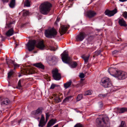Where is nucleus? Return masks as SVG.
<instances>
[{
  "label": "nucleus",
  "instance_id": "f257e3e1",
  "mask_svg": "<svg viewBox=\"0 0 127 127\" xmlns=\"http://www.w3.org/2000/svg\"><path fill=\"white\" fill-rule=\"evenodd\" d=\"M96 123L98 127H108L110 125L109 119L107 117L97 118Z\"/></svg>",
  "mask_w": 127,
  "mask_h": 127
},
{
  "label": "nucleus",
  "instance_id": "f03ea898",
  "mask_svg": "<svg viewBox=\"0 0 127 127\" xmlns=\"http://www.w3.org/2000/svg\"><path fill=\"white\" fill-rule=\"evenodd\" d=\"M61 55L63 61L65 63L68 64L71 68H75L77 66V64L76 62L70 63V58L68 56V54L65 52V51L64 52V53L62 54Z\"/></svg>",
  "mask_w": 127,
  "mask_h": 127
},
{
  "label": "nucleus",
  "instance_id": "7ed1b4c3",
  "mask_svg": "<svg viewBox=\"0 0 127 127\" xmlns=\"http://www.w3.org/2000/svg\"><path fill=\"white\" fill-rule=\"evenodd\" d=\"M52 4L48 2H44L39 7L40 12L43 15H46L50 11Z\"/></svg>",
  "mask_w": 127,
  "mask_h": 127
},
{
  "label": "nucleus",
  "instance_id": "20e7f679",
  "mask_svg": "<svg viewBox=\"0 0 127 127\" xmlns=\"http://www.w3.org/2000/svg\"><path fill=\"white\" fill-rule=\"evenodd\" d=\"M101 84L105 88H110L109 90H107L109 93L113 91V90H112L113 86L111 80L109 78L105 77L102 78L101 80Z\"/></svg>",
  "mask_w": 127,
  "mask_h": 127
},
{
  "label": "nucleus",
  "instance_id": "39448f33",
  "mask_svg": "<svg viewBox=\"0 0 127 127\" xmlns=\"http://www.w3.org/2000/svg\"><path fill=\"white\" fill-rule=\"evenodd\" d=\"M113 68H111L109 69L108 72L110 74L113 76L117 78L119 80L125 79L127 77V73L126 72L121 71H116V72L114 74H111L110 73V71L109 70H111Z\"/></svg>",
  "mask_w": 127,
  "mask_h": 127
},
{
  "label": "nucleus",
  "instance_id": "423d86ee",
  "mask_svg": "<svg viewBox=\"0 0 127 127\" xmlns=\"http://www.w3.org/2000/svg\"><path fill=\"white\" fill-rule=\"evenodd\" d=\"M46 36L48 38H54L57 34V32L56 30L53 28L50 29L46 30L45 31Z\"/></svg>",
  "mask_w": 127,
  "mask_h": 127
},
{
  "label": "nucleus",
  "instance_id": "0eeeda50",
  "mask_svg": "<svg viewBox=\"0 0 127 127\" xmlns=\"http://www.w3.org/2000/svg\"><path fill=\"white\" fill-rule=\"evenodd\" d=\"M52 73L53 74V77L55 80H59L61 78V74L59 73L58 69L56 68L52 71Z\"/></svg>",
  "mask_w": 127,
  "mask_h": 127
},
{
  "label": "nucleus",
  "instance_id": "6e6552de",
  "mask_svg": "<svg viewBox=\"0 0 127 127\" xmlns=\"http://www.w3.org/2000/svg\"><path fill=\"white\" fill-rule=\"evenodd\" d=\"M36 43V41L34 40H31L29 41L27 46L29 51H31L34 49Z\"/></svg>",
  "mask_w": 127,
  "mask_h": 127
},
{
  "label": "nucleus",
  "instance_id": "1a4fd4ad",
  "mask_svg": "<svg viewBox=\"0 0 127 127\" xmlns=\"http://www.w3.org/2000/svg\"><path fill=\"white\" fill-rule=\"evenodd\" d=\"M42 111L40 108H38L36 111H34L32 112V116L36 119H39V116L41 114Z\"/></svg>",
  "mask_w": 127,
  "mask_h": 127
},
{
  "label": "nucleus",
  "instance_id": "9d476101",
  "mask_svg": "<svg viewBox=\"0 0 127 127\" xmlns=\"http://www.w3.org/2000/svg\"><path fill=\"white\" fill-rule=\"evenodd\" d=\"M86 36L85 33L84 32H79L76 37V40L77 41H81L83 40Z\"/></svg>",
  "mask_w": 127,
  "mask_h": 127
},
{
  "label": "nucleus",
  "instance_id": "9b49d317",
  "mask_svg": "<svg viewBox=\"0 0 127 127\" xmlns=\"http://www.w3.org/2000/svg\"><path fill=\"white\" fill-rule=\"evenodd\" d=\"M117 12V8H115L114 10L112 11H110L108 10H106L105 12V13L106 15H107L109 17H111L113 16Z\"/></svg>",
  "mask_w": 127,
  "mask_h": 127
},
{
  "label": "nucleus",
  "instance_id": "f8f14e48",
  "mask_svg": "<svg viewBox=\"0 0 127 127\" xmlns=\"http://www.w3.org/2000/svg\"><path fill=\"white\" fill-rule=\"evenodd\" d=\"M69 27V26L64 25L61 26L59 29V32L60 33H65Z\"/></svg>",
  "mask_w": 127,
  "mask_h": 127
},
{
  "label": "nucleus",
  "instance_id": "ddd939ff",
  "mask_svg": "<svg viewBox=\"0 0 127 127\" xmlns=\"http://www.w3.org/2000/svg\"><path fill=\"white\" fill-rule=\"evenodd\" d=\"M118 23L119 25L121 26L126 27L127 26V24L126 22L122 18H120L118 19Z\"/></svg>",
  "mask_w": 127,
  "mask_h": 127
},
{
  "label": "nucleus",
  "instance_id": "4468645a",
  "mask_svg": "<svg viewBox=\"0 0 127 127\" xmlns=\"http://www.w3.org/2000/svg\"><path fill=\"white\" fill-rule=\"evenodd\" d=\"M16 32H15L13 29L12 28L9 29L6 33L5 35L7 37H10L13 35L14 33H16Z\"/></svg>",
  "mask_w": 127,
  "mask_h": 127
},
{
  "label": "nucleus",
  "instance_id": "2eb2a0df",
  "mask_svg": "<svg viewBox=\"0 0 127 127\" xmlns=\"http://www.w3.org/2000/svg\"><path fill=\"white\" fill-rule=\"evenodd\" d=\"M96 14V13L94 11L90 10L87 12V16L90 18L94 17Z\"/></svg>",
  "mask_w": 127,
  "mask_h": 127
},
{
  "label": "nucleus",
  "instance_id": "dca6fc26",
  "mask_svg": "<svg viewBox=\"0 0 127 127\" xmlns=\"http://www.w3.org/2000/svg\"><path fill=\"white\" fill-rule=\"evenodd\" d=\"M25 71L27 74H30L34 73V70L30 67L25 68Z\"/></svg>",
  "mask_w": 127,
  "mask_h": 127
},
{
  "label": "nucleus",
  "instance_id": "f3484780",
  "mask_svg": "<svg viewBox=\"0 0 127 127\" xmlns=\"http://www.w3.org/2000/svg\"><path fill=\"white\" fill-rule=\"evenodd\" d=\"M36 47L40 49L43 50L45 47L43 41H40L38 42L37 44L36 45Z\"/></svg>",
  "mask_w": 127,
  "mask_h": 127
},
{
  "label": "nucleus",
  "instance_id": "a211bd4d",
  "mask_svg": "<svg viewBox=\"0 0 127 127\" xmlns=\"http://www.w3.org/2000/svg\"><path fill=\"white\" fill-rule=\"evenodd\" d=\"M33 65L38 68L42 69H44V66L41 63H37L33 64Z\"/></svg>",
  "mask_w": 127,
  "mask_h": 127
},
{
  "label": "nucleus",
  "instance_id": "6ab92c4d",
  "mask_svg": "<svg viewBox=\"0 0 127 127\" xmlns=\"http://www.w3.org/2000/svg\"><path fill=\"white\" fill-rule=\"evenodd\" d=\"M56 120L51 119L48 123L47 127H50L56 123Z\"/></svg>",
  "mask_w": 127,
  "mask_h": 127
},
{
  "label": "nucleus",
  "instance_id": "aec40b11",
  "mask_svg": "<svg viewBox=\"0 0 127 127\" xmlns=\"http://www.w3.org/2000/svg\"><path fill=\"white\" fill-rule=\"evenodd\" d=\"M72 97V96L71 95L67 97L63 100L62 104H64L65 103L69 102L70 100L71 99Z\"/></svg>",
  "mask_w": 127,
  "mask_h": 127
},
{
  "label": "nucleus",
  "instance_id": "412c9836",
  "mask_svg": "<svg viewBox=\"0 0 127 127\" xmlns=\"http://www.w3.org/2000/svg\"><path fill=\"white\" fill-rule=\"evenodd\" d=\"M58 61V59L55 57H53L50 60V62L52 65H54L57 63Z\"/></svg>",
  "mask_w": 127,
  "mask_h": 127
},
{
  "label": "nucleus",
  "instance_id": "4be33fe9",
  "mask_svg": "<svg viewBox=\"0 0 127 127\" xmlns=\"http://www.w3.org/2000/svg\"><path fill=\"white\" fill-rule=\"evenodd\" d=\"M10 102L9 99L7 98H3L1 102V105L5 104L7 105L9 104Z\"/></svg>",
  "mask_w": 127,
  "mask_h": 127
},
{
  "label": "nucleus",
  "instance_id": "5701e85b",
  "mask_svg": "<svg viewBox=\"0 0 127 127\" xmlns=\"http://www.w3.org/2000/svg\"><path fill=\"white\" fill-rule=\"evenodd\" d=\"M72 81L71 80H69L68 82H66L64 84V86L65 89H66L68 88L71 85Z\"/></svg>",
  "mask_w": 127,
  "mask_h": 127
},
{
  "label": "nucleus",
  "instance_id": "b1692460",
  "mask_svg": "<svg viewBox=\"0 0 127 127\" xmlns=\"http://www.w3.org/2000/svg\"><path fill=\"white\" fill-rule=\"evenodd\" d=\"M6 63L8 65V67L9 68H11L12 66L11 65L13 64L14 61L12 60H11L6 59Z\"/></svg>",
  "mask_w": 127,
  "mask_h": 127
},
{
  "label": "nucleus",
  "instance_id": "393cba45",
  "mask_svg": "<svg viewBox=\"0 0 127 127\" xmlns=\"http://www.w3.org/2000/svg\"><path fill=\"white\" fill-rule=\"evenodd\" d=\"M89 57L90 55L88 56H86L85 55H83L82 57V58L84 60L85 62L86 63H87L88 62Z\"/></svg>",
  "mask_w": 127,
  "mask_h": 127
},
{
  "label": "nucleus",
  "instance_id": "a878e982",
  "mask_svg": "<svg viewBox=\"0 0 127 127\" xmlns=\"http://www.w3.org/2000/svg\"><path fill=\"white\" fill-rule=\"evenodd\" d=\"M15 4V0H11L9 4V6L11 8L14 7Z\"/></svg>",
  "mask_w": 127,
  "mask_h": 127
},
{
  "label": "nucleus",
  "instance_id": "bb28decb",
  "mask_svg": "<svg viewBox=\"0 0 127 127\" xmlns=\"http://www.w3.org/2000/svg\"><path fill=\"white\" fill-rule=\"evenodd\" d=\"M127 111V108H122L119 110V112L120 113H123Z\"/></svg>",
  "mask_w": 127,
  "mask_h": 127
},
{
  "label": "nucleus",
  "instance_id": "cd10ccee",
  "mask_svg": "<svg viewBox=\"0 0 127 127\" xmlns=\"http://www.w3.org/2000/svg\"><path fill=\"white\" fill-rule=\"evenodd\" d=\"M46 124V122H45V121H40L38 124V126L39 127H43Z\"/></svg>",
  "mask_w": 127,
  "mask_h": 127
},
{
  "label": "nucleus",
  "instance_id": "c85d7f7f",
  "mask_svg": "<svg viewBox=\"0 0 127 127\" xmlns=\"http://www.w3.org/2000/svg\"><path fill=\"white\" fill-rule=\"evenodd\" d=\"M92 93V91L91 90H88L86 91L84 95L85 96L86 95H91Z\"/></svg>",
  "mask_w": 127,
  "mask_h": 127
},
{
  "label": "nucleus",
  "instance_id": "c756f323",
  "mask_svg": "<svg viewBox=\"0 0 127 127\" xmlns=\"http://www.w3.org/2000/svg\"><path fill=\"white\" fill-rule=\"evenodd\" d=\"M13 70H11L8 73L7 77L8 79H9L13 75Z\"/></svg>",
  "mask_w": 127,
  "mask_h": 127
},
{
  "label": "nucleus",
  "instance_id": "7c9ffc66",
  "mask_svg": "<svg viewBox=\"0 0 127 127\" xmlns=\"http://www.w3.org/2000/svg\"><path fill=\"white\" fill-rule=\"evenodd\" d=\"M83 97V95L82 94L78 95L77 98V101H78L80 100Z\"/></svg>",
  "mask_w": 127,
  "mask_h": 127
},
{
  "label": "nucleus",
  "instance_id": "2f4dec72",
  "mask_svg": "<svg viewBox=\"0 0 127 127\" xmlns=\"http://www.w3.org/2000/svg\"><path fill=\"white\" fill-rule=\"evenodd\" d=\"M21 80H20L18 83V86L16 87V88L18 89H20L21 88L22 86L21 84Z\"/></svg>",
  "mask_w": 127,
  "mask_h": 127
},
{
  "label": "nucleus",
  "instance_id": "473e14b6",
  "mask_svg": "<svg viewBox=\"0 0 127 127\" xmlns=\"http://www.w3.org/2000/svg\"><path fill=\"white\" fill-rule=\"evenodd\" d=\"M25 5L27 7H29L30 6V1L29 0H26Z\"/></svg>",
  "mask_w": 127,
  "mask_h": 127
},
{
  "label": "nucleus",
  "instance_id": "72a5a7b5",
  "mask_svg": "<svg viewBox=\"0 0 127 127\" xmlns=\"http://www.w3.org/2000/svg\"><path fill=\"white\" fill-rule=\"evenodd\" d=\"M54 99L55 100L57 103H59L61 102L60 98L58 96H56L55 98H54Z\"/></svg>",
  "mask_w": 127,
  "mask_h": 127
},
{
  "label": "nucleus",
  "instance_id": "f704fd0d",
  "mask_svg": "<svg viewBox=\"0 0 127 127\" xmlns=\"http://www.w3.org/2000/svg\"><path fill=\"white\" fill-rule=\"evenodd\" d=\"M119 127H126L125 122L124 121H122L121 124Z\"/></svg>",
  "mask_w": 127,
  "mask_h": 127
},
{
  "label": "nucleus",
  "instance_id": "c9c22d12",
  "mask_svg": "<svg viewBox=\"0 0 127 127\" xmlns=\"http://www.w3.org/2000/svg\"><path fill=\"white\" fill-rule=\"evenodd\" d=\"M13 64V65L14 66V69H15L16 68L19 67V65L16 63L15 61L14 62Z\"/></svg>",
  "mask_w": 127,
  "mask_h": 127
},
{
  "label": "nucleus",
  "instance_id": "e433bc0d",
  "mask_svg": "<svg viewBox=\"0 0 127 127\" xmlns=\"http://www.w3.org/2000/svg\"><path fill=\"white\" fill-rule=\"evenodd\" d=\"M58 86L55 84H52L50 88V89H53L55 87L57 86Z\"/></svg>",
  "mask_w": 127,
  "mask_h": 127
},
{
  "label": "nucleus",
  "instance_id": "4c0bfd02",
  "mask_svg": "<svg viewBox=\"0 0 127 127\" xmlns=\"http://www.w3.org/2000/svg\"><path fill=\"white\" fill-rule=\"evenodd\" d=\"M123 15L125 19H127V12L125 11L124 12L123 14Z\"/></svg>",
  "mask_w": 127,
  "mask_h": 127
},
{
  "label": "nucleus",
  "instance_id": "58836bf2",
  "mask_svg": "<svg viewBox=\"0 0 127 127\" xmlns=\"http://www.w3.org/2000/svg\"><path fill=\"white\" fill-rule=\"evenodd\" d=\"M101 52V51L100 50L96 51L95 52V56H97L100 54Z\"/></svg>",
  "mask_w": 127,
  "mask_h": 127
},
{
  "label": "nucleus",
  "instance_id": "ea45409f",
  "mask_svg": "<svg viewBox=\"0 0 127 127\" xmlns=\"http://www.w3.org/2000/svg\"><path fill=\"white\" fill-rule=\"evenodd\" d=\"M74 127H83V125L80 123H78L76 124Z\"/></svg>",
  "mask_w": 127,
  "mask_h": 127
},
{
  "label": "nucleus",
  "instance_id": "a19ab883",
  "mask_svg": "<svg viewBox=\"0 0 127 127\" xmlns=\"http://www.w3.org/2000/svg\"><path fill=\"white\" fill-rule=\"evenodd\" d=\"M107 94H100L99 95H98L99 97H106L107 96Z\"/></svg>",
  "mask_w": 127,
  "mask_h": 127
},
{
  "label": "nucleus",
  "instance_id": "79ce46f5",
  "mask_svg": "<svg viewBox=\"0 0 127 127\" xmlns=\"http://www.w3.org/2000/svg\"><path fill=\"white\" fill-rule=\"evenodd\" d=\"M79 77L81 78H84L85 77V75L83 73H80L79 75Z\"/></svg>",
  "mask_w": 127,
  "mask_h": 127
},
{
  "label": "nucleus",
  "instance_id": "37998d69",
  "mask_svg": "<svg viewBox=\"0 0 127 127\" xmlns=\"http://www.w3.org/2000/svg\"><path fill=\"white\" fill-rule=\"evenodd\" d=\"M40 121H45V118L43 115H41V118Z\"/></svg>",
  "mask_w": 127,
  "mask_h": 127
},
{
  "label": "nucleus",
  "instance_id": "c03bdc74",
  "mask_svg": "<svg viewBox=\"0 0 127 127\" xmlns=\"http://www.w3.org/2000/svg\"><path fill=\"white\" fill-rule=\"evenodd\" d=\"M118 51L117 50H114L112 52V53L113 55H115L118 53Z\"/></svg>",
  "mask_w": 127,
  "mask_h": 127
},
{
  "label": "nucleus",
  "instance_id": "a18cd8bd",
  "mask_svg": "<svg viewBox=\"0 0 127 127\" xmlns=\"http://www.w3.org/2000/svg\"><path fill=\"white\" fill-rule=\"evenodd\" d=\"M98 104L100 108L102 107L103 105L102 103L101 102H99Z\"/></svg>",
  "mask_w": 127,
  "mask_h": 127
},
{
  "label": "nucleus",
  "instance_id": "49530a36",
  "mask_svg": "<svg viewBox=\"0 0 127 127\" xmlns=\"http://www.w3.org/2000/svg\"><path fill=\"white\" fill-rule=\"evenodd\" d=\"M28 12L27 11H25L23 13V16H26L28 15Z\"/></svg>",
  "mask_w": 127,
  "mask_h": 127
},
{
  "label": "nucleus",
  "instance_id": "de8ad7c7",
  "mask_svg": "<svg viewBox=\"0 0 127 127\" xmlns=\"http://www.w3.org/2000/svg\"><path fill=\"white\" fill-rule=\"evenodd\" d=\"M50 50L52 51H55L56 49H55L54 47H51L50 48Z\"/></svg>",
  "mask_w": 127,
  "mask_h": 127
},
{
  "label": "nucleus",
  "instance_id": "09e8293b",
  "mask_svg": "<svg viewBox=\"0 0 127 127\" xmlns=\"http://www.w3.org/2000/svg\"><path fill=\"white\" fill-rule=\"evenodd\" d=\"M46 119H48L49 118V115L48 113H46Z\"/></svg>",
  "mask_w": 127,
  "mask_h": 127
},
{
  "label": "nucleus",
  "instance_id": "8fccbe9b",
  "mask_svg": "<svg viewBox=\"0 0 127 127\" xmlns=\"http://www.w3.org/2000/svg\"><path fill=\"white\" fill-rule=\"evenodd\" d=\"M60 18L58 17L57 18V20L55 22V23L57 24V23L58 22L60 21Z\"/></svg>",
  "mask_w": 127,
  "mask_h": 127
},
{
  "label": "nucleus",
  "instance_id": "3c124183",
  "mask_svg": "<svg viewBox=\"0 0 127 127\" xmlns=\"http://www.w3.org/2000/svg\"><path fill=\"white\" fill-rule=\"evenodd\" d=\"M1 40L2 41H4L5 39V37L3 36L2 35L1 36Z\"/></svg>",
  "mask_w": 127,
  "mask_h": 127
},
{
  "label": "nucleus",
  "instance_id": "603ef678",
  "mask_svg": "<svg viewBox=\"0 0 127 127\" xmlns=\"http://www.w3.org/2000/svg\"><path fill=\"white\" fill-rule=\"evenodd\" d=\"M12 24V23H10L9 24H8L7 25L8 27V28L11 27V25Z\"/></svg>",
  "mask_w": 127,
  "mask_h": 127
},
{
  "label": "nucleus",
  "instance_id": "864d4df0",
  "mask_svg": "<svg viewBox=\"0 0 127 127\" xmlns=\"http://www.w3.org/2000/svg\"><path fill=\"white\" fill-rule=\"evenodd\" d=\"M3 3L7 2H8L9 0H2Z\"/></svg>",
  "mask_w": 127,
  "mask_h": 127
},
{
  "label": "nucleus",
  "instance_id": "5fc2aeb1",
  "mask_svg": "<svg viewBox=\"0 0 127 127\" xmlns=\"http://www.w3.org/2000/svg\"><path fill=\"white\" fill-rule=\"evenodd\" d=\"M127 0H119V1L122 2H124L127 1Z\"/></svg>",
  "mask_w": 127,
  "mask_h": 127
},
{
  "label": "nucleus",
  "instance_id": "6e6d98bb",
  "mask_svg": "<svg viewBox=\"0 0 127 127\" xmlns=\"http://www.w3.org/2000/svg\"><path fill=\"white\" fill-rule=\"evenodd\" d=\"M58 127V125L57 124L53 126V127Z\"/></svg>",
  "mask_w": 127,
  "mask_h": 127
},
{
  "label": "nucleus",
  "instance_id": "4d7b16f0",
  "mask_svg": "<svg viewBox=\"0 0 127 127\" xmlns=\"http://www.w3.org/2000/svg\"><path fill=\"white\" fill-rule=\"evenodd\" d=\"M21 120H20V121H18V124H19H19H20V121H21Z\"/></svg>",
  "mask_w": 127,
  "mask_h": 127
},
{
  "label": "nucleus",
  "instance_id": "13d9d810",
  "mask_svg": "<svg viewBox=\"0 0 127 127\" xmlns=\"http://www.w3.org/2000/svg\"><path fill=\"white\" fill-rule=\"evenodd\" d=\"M48 119H46V122L47 121Z\"/></svg>",
  "mask_w": 127,
  "mask_h": 127
},
{
  "label": "nucleus",
  "instance_id": "bf43d9fd",
  "mask_svg": "<svg viewBox=\"0 0 127 127\" xmlns=\"http://www.w3.org/2000/svg\"><path fill=\"white\" fill-rule=\"evenodd\" d=\"M73 0H69V1L70 2H71L73 1Z\"/></svg>",
  "mask_w": 127,
  "mask_h": 127
},
{
  "label": "nucleus",
  "instance_id": "052dcab7",
  "mask_svg": "<svg viewBox=\"0 0 127 127\" xmlns=\"http://www.w3.org/2000/svg\"><path fill=\"white\" fill-rule=\"evenodd\" d=\"M18 45V44H16V47Z\"/></svg>",
  "mask_w": 127,
  "mask_h": 127
},
{
  "label": "nucleus",
  "instance_id": "680f3d73",
  "mask_svg": "<svg viewBox=\"0 0 127 127\" xmlns=\"http://www.w3.org/2000/svg\"><path fill=\"white\" fill-rule=\"evenodd\" d=\"M2 113V111H0V113Z\"/></svg>",
  "mask_w": 127,
  "mask_h": 127
},
{
  "label": "nucleus",
  "instance_id": "e2e57ef3",
  "mask_svg": "<svg viewBox=\"0 0 127 127\" xmlns=\"http://www.w3.org/2000/svg\"><path fill=\"white\" fill-rule=\"evenodd\" d=\"M20 75H19V77H20Z\"/></svg>",
  "mask_w": 127,
  "mask_h": 127
}]
</instances>
